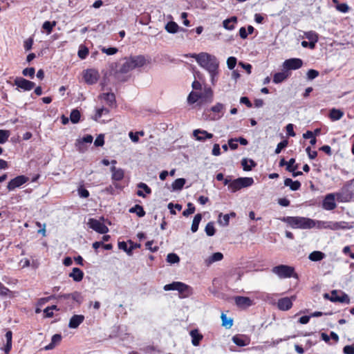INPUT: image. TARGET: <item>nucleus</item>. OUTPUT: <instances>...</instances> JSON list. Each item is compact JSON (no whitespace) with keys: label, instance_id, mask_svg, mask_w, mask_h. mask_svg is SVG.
Masks as SVG:
<instances>
[{"label":"nucleus","instance_id":"nucleus-1","mask_svg":"<svg viewBox=\"0 0 354 354\" xmlns=\"http://www.w3.org/2000/svg\"><path fill=\"white\" fill-rule=\"evenodd\" d=\"M150 64V59L144 55H135L124 57L115 63V71L118 73H127L133 69Z\"/></svg>","mask_w":354,"mask_h":354},{"label":"nucleus","instance_id":"nucleus-2","mask_svg":"<svg viewBox=\"0 0 354 354\" xmlns=\"http://www.w3.org/2000/svg\"><path fill=\"white\" fill-rule=\"evenodd\" d=\"M192 57L195 59L198 64L207 72L218 69L219 62L216 56L207 53L194 54Z\"/></svg>","mask_w":354,"mask_h":354},{"label":"nucleus","instance_id":"nucleus-3","mask_svg":"<svg viewBox=\"0 0 354 354\" xmlns=\"http://www.w3.org/2000/svg\"><path fill=\"white\" fill-rule=\"evenodd\" d=\"M282 221L286 223L292 228L312 229L313 219L302 216H286L283 217Z\"/></svg>","mask_w":354,"mask_h":354},{"label":"nucleus","instance_id":"nucleus-4","mask_svg":"<svg viewBox=\"0 0 354 354\" xmlns=\"http://www.w3.org/2000/svg\"><path fill=\"white\" fill-rule=\"evenodd\" d=\"M272 272L281 279L297 277L294 268L286 265L275 266L272 268Z\"/></svg>","mask_w":354,"mask_h":354},{"label":"nucleus","instance_id":"nucleus-5","mask_svg":"<svg viewBox=\"0 0 354 354\" xmlns=\"http://www.w3.org/2000/svg\"><path fill=\"white\" fill-rule=\"evenodd\" d=\"M254 183V180L252 178L250 177H243L238 178L235 180H233L230 183V190L232 192H235L241 188L248 187L251 186Z\"/></svg>","mask_w":354,"mask_h":354},{"label":"nucleus","instance_id":"nucleus-6","mask_svg":"<svg viewBox=\"0 0 354 354\" xmlns=\"http://www.w3.org/2000/svg\"><path fill=\"white\" fill-rule=\"evenodd\" d=\"M324 297L333 302L349 303V298L348 295L340 290H333L330 295L325 294Z\"/></svg>","mask_w":354,"mask_h":354},{"label":"nucleus","instance_id":"nucleus-7","mask_svg":"<svg viewBox=\"0 0 354 354\" xmlns=\"http://www.w3.org/2000/svg\"><path fill=\"white\" fill-rule=\"evenodd\" d=\"M83 78L86 83L94 84L98 81L100 74L97 70L88 68L83 71Z\"/></svg>","mask_w":354,"mask_h":354},{"label":"nucleus","instance_id":"nucleus-8","mask_svg":"<svg viewBox=\"0 0 354 354\" xmlns=\"http://www.w3.org/2000/svg\"><path fill=\"white\" fill-rule=\"evenodd\" d=\"M88 225L100 234H106L109 232V228L102 222L95 218H89Z\"/></svg>","mask_w":354,"mask_h":354},{"label":"nucleus","instance_id":"nucleus-9","mask_svg":"<svg viewBox=\"0 0 354 354\" xmlns=\"http://www.w3.org/2000/svg\"><path fill=\"white\" fill-rule=\"evenodd\" d=\"M303 65V61L299 58H291L286 59L283 63V66L287 71L288 70H297L300 68Z\"/></svg>","mask_w":354,"mask_h":354},{"label":"nucleus","instance_id":"nucleus-10","mask_svg":"<svg viewBox=\"0 0 354 354\" xmlns=\"http://www.w3.org/2000/svg\"><path fill=\"white\" fill-rule=\"evenodd\" d=\"M296 297H283L278 300L277 307L281 310H288L292 306V301L295 300Z\"/></svg>","mask_w":354,"mask_h":354},{"label":"nucleus","instance_id":"nucleus-11","mask_svg":"<svg viewBox=\"0 0 354 354\" xmlns=\"http://www.w3.org/2000/svg\"><path fill=\"white\" fill-rule=\"evenodd\" d=\"M234 299L236 305L241 308H247L254 304L253 301L247 297L236 296Z\"/></svg>","mask_w":354,"mask_h":354},{"label":"nucleus","instance_id":"nucleus-12","mask_svg":"<svg viewBox=\"0 0 354 354\" xmlns=\"http://www.w3.org/2000/svg\"><path fill=\"white\" fill-rule=\"evenodd\" d=\"M28 178L24 176H19L12 180H11L8 185V189L10 191L15 189L17 187H20L23 184L28 181Z\"/></svg>","mask_w":354,"mask_h":354},{"label":"nucleus","instance_id":"nucleus-13","mask_svg":"<svg viewBox=\"0 0 354 354\" xmlns=\"http://www.w3.org/2000/svg\"><path fill=\"white\" fill-rule=\"evenodd\" d=\"M15 85L24 91H30L35 87V83L24 78H17Z\"/></svg>","mask_w":354,"mask_h":354},{"label":"nucleus","instance_id":"nucleus-14","mask_svg":"<svg viewBox=\"0 0 354 354\" xmlns=\"http://www.w3.org/2000/svg\"><path fill=\"white\" fill-rule=\"evenodd\" d=\"M193 136L196 140L204 142L207 139L213 138V134L202 129H195L193 131Z\"/></svg>","mask_w":354,"mask_h":354},{"label":"nucleus","instance_id":"nucleus-15","mask_svg":"<svg viewBox=\"0 0 354 354\" xmlns=\"http://www.w3.org/2000/svg\"><path fill=\"white\" fill-rule=\"evenodd\" d=\"M187 102L189 104H194L196 103L197 105L201 106L203 103L202 94L196 91H192L187 97Z\"/></svg>","mask_w":354,"mask_h":354},{"label":"nucleus","instance_id":"nucleus-16","mask_svg":"<svg viewBox=\"0 0 354 354\" xmlns=\"http://www.w3.org/2000/svg\"><path fill=\"white\" fill-rule=\"evenodd\" d=\"M59 298L64 299H71L74 301L75 302L77 303L78 304H80L83 301V296L82 295V293L80 292H73L70 294H64L59 296Z\"/></svg>","mask_w":354,"mask_h":354},{"label":"nucleus","instance_id":"nucleus-17","mask_svg":"<svg viewBox=\"0 0 354 354\" xmlns=\"http://www.w3.org/2000/svg\"><path fill=\"white\" fill-rule=\"evenodd\" d=\"M351 227L352 226L349 225L348 223L345 221H328V229L331 230H346L351 229Z\"/></svg>","mask_w":354,"mask_h":354},{"label":"nucleus","instance_id":"nucleus-18","mask_svg":"<svg viewBox=\"0 0 354 354\" xmlns=\"http://www.w3.org/2000/svg\"><path fill=\"white\" fill-rule=\"evenodd\" d=\"M335 200V195L333 194H329L326 195L323 201L324 209L326 210H332L335 209L336 207Z\"/></svg>","mask_w":354,"mask_h":354},{"label":"nucleus","instance_id":"nucleus-19","mask_svg":"<svg viewBox=\"0 0 354 354\" xmlns=\"http://www.w3.org/2000/svg\"><path fill=\"white\" fill-rule=\"evenodd\" d=\"M233 342L239 346H248L250 342L249 337L244 335H236L232 337Z\"/></svg>","mask_w":354,"mask_h":354},{"label":"nucleus","instance_id":"nucleus-20","mask_svg":"<svg viewBox=\"0 0 354 354\" xmlns=\"http://www.w3.org/2000/svg\"><path fill=\"white\" fill-rule=\"evenodd\" d=\"M84 320V316L82 315H74L69 320L68 327L70 328H77Z\"/></svg>","mask_w":354,"mask_h":354},{"label":"nucleus","instance_id":"nucleus-21","mask_svg":"<svg viewBox=\"0 0 354 354\" xmlns=\"http://www.w3.org/2000/svg\"><path fill=\"white\" fill-rule=\"evenodd\" d=\"M180 285L181 286H179L178 291L179 292L180 297H188L192 294V288L190 286L182 282H180Z\"/></svg>","mask_w":354,"mask_h":354},{"label":"nucleus","instance_id":"nucleus-22","mask_svg":"<svg viewBox=\"0 0 354 354\" xmlns=\"http://www.w3.org/2000/svg\"><path fill=\"white\" fill-rule=\"evenodd\" d=\"M112 173V180L120 181L124 178V171L120 168H117L114 165L111 167Z\"/></svg>","mask_w":354,"mask_h":354},{"label":"nucleus","instance_id":"nucleus-23","mask_svg":"<svg viewBox=\"0 0 354 354\" xmlns=\"http://www.w3.org/2000/svg\"><path fill=\"white\" fill-rule=\"evenodd\" d=\"M189 333L192 337V344L195 346H198L200 342L202 340L203 337V335L201 334L197 329L191 330Z\"/></svg>","mask_w":354,"mask_h":354},{"label":"nucleus","instance_id":"nucleus-24","mask_svg":"<svg viewBox=\"0 0 354 354\" xmlns=\"http://www.w3.org/2000/svg\"><path fill=\"white\" fill-rule=\"evenodd\" d=\"M211 110L216 113L212 119L217 120L221 118L223 115L224 105L221 103H217L214 106L212 107Z\"/></svg>","mask_w":354,"mask_h":354},{"label":"nucleus","instance_id":"nucleus-25","mask_svg":"<svg viewBox=\"0 0 354 354\" xmlns=\"http://www.w3.org/2000/svg\"><path fill=\"white\" fill-rule=\"evenodd\" d=\"M290 73L287 71L286 70L284 71L277 73L274 75L273 77V82L275 84H279L282 82H283L285 80H286L290 76Z\"/></svg>","mask_w":354,"mask_h":354},{"label":"nucleus","instance_id":"nucleus-26","mask_svg":"<svg viewBox=\"0 0 354 354\" xmlns=\"http://www.w3.org/2000/svg\"><path fill=\"white\" fill-rule=\"evenodd\" d=\"M223 258V255L221 252H215L205 260V263L207 266H209L212 263L221 261Z\"/></svg>","mask_w":354,"mask_h":354},{"label":"nucleus","instance_id":"nucleus-27","mask_svg":"<svg viewBox=\"0 0 354 354\" xmlns=\"http://www.w3.org/2000/svg\"><path fill=\"white\" fill-rule=\"evenodd\" d=\"M93 142V136L91 135H87L84 136L82 139H79L77 140L76 146L78 148V150L80 151H83L84 150V147H82L83 143H89L91 144Z\"/></svg>","mask_w":354,"mask_h":354},{"label":"nucleus","instance_id":"nucleus-28","mask_svg":"<svg viewBox=\"0 0 354 354\" xmlns=\"http://www.w3.org/2000/svg\"><path fill=\"white\" fill-rule=\"evenodd\" d=\"M69 277L73 278L75 281H80L83 279L84 272L78 268H74L72 272L69 274Z\"/></svg>","mask_w":354,"mask_h":354},{"label":"nucleus","instance_id":"nucleus-29","mask_svg":"<svg viewBox=\"0 0 354 354\" xmlns=\"http://www.w3.org/2000/svg\"><path fill=\"white\" fill-rule=\"evenodd\" d=\"M62 340V336L59 334H55L52 337L51 342L45 346V350H51L58 345Z\"/></svg>","mask_w":354,"mask_h":354},{"label":"nucleus","instance_id":"nucleus-30","mask_svg":"<svg viewBox=\"0 0 354 354\" xmlns=\"http://www.w3.org/2000/svg\"><path fill=\"white\" fill-rule=\"evenodd\" d=\"M236 17H232L230 19L223 21V27L227 30H232L235 28V24H236Z\"/></svg>","mask_w":354,"mask_h":354},{"label":"nucleus","instance_id":"nucleus-31","mask_svg":"<svg viewBox=\"0 0 354 354\" xmlns=\"http://www.w3.org/2000/svg\"><path fill=\"white\" fill-rule=\"evenodd\" d=\"M202 98L203 100V102H211L213 99L212 89L209 87L205 88L204 92L202 94Z\"/></svg>","mask_w":354,"mask_h":354},{"label":"nucleus","instance_id":"nucleus-32","mask_svg":"<svg viewBox=\"0 0 354 354\" xmlns=\"http://www.w3.org/2000/svg\"><path fill=\"white\" fill-rule=\"evenodd\" d=\"M284 185L286 186L290 187V189L293 191L298 190L301 187V183L299 181H297V180L293 181L290 178H286L284 180Z\"/></svg>","mask_w":354,"mask_h":354},{"label":"nucleus","instance_id":"nucleus-33","mask_svg":"<svg viewBox=\"0 0 354 354\" xmlns=\"http://www.w3.org/2000/svg\"><path fill=\"white\" fill-rule=\"evenodd\" d=\"M326 257L325 254L320 251H314L309 254V259L313 261H321Z\"/></svg>","mask_w":354,"mask_h":354},{"label":"nucleus","instance_id":"nucleus-34","mask_svg":"<svg viewBox=\"0 0 354 354\" xmlns=\"http://www.w3.org/2000/svg\"><path fill=\"white\" fill-rule=\"evenodd\" d=\"M166 30L169 33H176L178 31L179 26L174 21H170L165 26Z\"/></svg>","mask_w":354,"mask_h":354},{"label":"nucleus","instance_id":"nucleus-35","mask_svg":"<svg viewBox=\"0 0 354 354\" xmlns=\"http://www.w3.org/2000/svg\"><path fill=\"white\" fill-rule=\"evenodd\" d=\"M230 222V215L220 213L218 218V223L221 226H227Z\"/></svg>","mask_w":354,"mask_h":354},{"label":"nucleus","instance_id":"nucleus-36","mask_svg":"<svg viewBox=\"0 0 354 354\" xmlns=\"http://www.w3.org/2000/svg\"><path fill=\"white\" fill-rule=\"evenodd\" d=\"M241 165L245 171H250L252 167L256 166V163L252 160L243 159L241 161Z\"/></svg>","mask_w":354,"mask_h":354},{"label":"nucleus","instance_id":"nucleus-37","mask_svg":"<svg viewBox=\"0 0 354 354\" xmlns=\"http://www.w3.org/2000/svg\"><path fill=\"white\" fill-rule=\"evenodd\" d=\"M185 178H178L171 185L173 190H181L185 184Z\"/></svg>","mask_w":354,"mask_h":354},{"label":"nucleus","instance_id":"nucleus-38","mask_svg":"<svg viewBox=\"0 0 354 354\" xmlns=\"http://www.w3.org/2000/svg\"><path fill=\"white\" fill-rule=\"evenodd\" d=\"M202 219V216L201 214H197L193 220L191 230L193 232H196L198 229V225Z\"/></svg>","mask_w":354,"mask_h":354},{"label":"nucleus","instance_id":"nucleus-39","mask_svg":"<svg viewBox=\"0 0 354 354\" xmlns=\"http://www.w3.org/2000/svg\"><path fill=\"white\" fill-rule=\"evenodd\" d=\"M344 115L340 110L333 109L330 112V118L333 120H339Z\"/></svg>","mask_w":354,"mask_h":354},{"label":"nucleus","instance_id":"nucleus-40","mask_svg":"<svg viewBox=\"0 0 354 354\" xmlns=\"http://www.w3.org/2000/svg\"><path fill=\"white\" fill-rule=\"evenodd\" d=\"M109 109L106 108H100L96 110V113L93 116V119L95 121H100V118L104 115H107L109 113Z\"/></svg>","mask_w":354,"mask_h":354},{"label":"nucleus","instance_id":"nucleus-41","mask_svg":"<svg viewBox=\"0 0 354 354\" xmlns=\"http://www.w3.org/2000/svg\"><path fill=\"white\" fill-rule=\"evenodd\" d=\"M166 261L170 264L178 263L180 262V257L175 253H169L167 256Z\"/></svg>","mask_w":354,"mask_h":354},{"label":"nucleus","instance_id":"nucleus-42","mask_svg":"<svg viewBox=\"0 0 354 354\" xmlns=\"http://www.w3.org/2000/svg\"><path fill=\"white\" fill-rule=\"evenodd\" d=\"M313 228L319 230L328 229V221L313 220Z\"/></svg>","mask_w":354,"mask_h":354},{"label":"nucleus","instance_id":"nucleus-43","mask_svg":"<svg viewBox=\"0 0 354 354\" xmlns=\"http://www.w3.org/2000/svg\"><path fill=\"white\" fill-rule=\"evenodd\" d=\"M10 136V132L8 130L0 129V144L6 143Z\"/></svg>","mask_w":354,"mask_h":354},{"label":"nucleus","instance_id":"nucleus-44","mask_svg":"<svg viewBox=\"0 0 354 354\" xmlns=\"http://www.w3.org/2000/svg\"><path fill=\"white\" fill-rule=\"evenodd\" d=\"M209 77H210V81L212 85H215L218 81V75L219 74V69H215L211 71L208 72Z\"/></svg>","mask_w":354,"mask_h":354},{"label":"nucleus","instance_id":"nucleus-45","mask_svg":"<svg viewBox=\"0 0 354 354\" xmlns=\"http://www.w3.org/2000/svg\"><path fill=\"white\" fill-rule=\"evenodd\" d=\"M180 286H181L180 281H174V282H173L171 283L165 285L164 286L163 289L165 291H169V290H177V291H178Z\"/></svg>","mask_w":354,"mask_h":354},{"label":"nucleus","instance_id":"nucleus-46","mask_svg":"<svg viewBox=\"0 0 354 354\" xmlns=\"http://www.w3.org/2000/svg\"><path fill=\"white\" fill-rule=\"evenodd\" d=\"M221 319H222V325L225 326L227 328H230L232 327L233 324V321L232 319L228 318L226 315L222 313L221 315Z\"/></svg>","mask_w":354,"mask_h":354},{"label":"nucleus","instance_id":"nucleus-47","mask_svg":"<svg viewBox=\"0 0 354 354\" xmlns=\"http://www.w3.org/2000/svg\"><path fill=\"white\" fill-rule=\"evenodd\" d=\"M102 98L106 101L109 105H112L115 101V95L112 93H103Z\"/></svg>","mask_w":354,"mask_h":354},{"label":"nucleus","instance_id":"nucleus-48","mask_svg":"<svg viewBox=\"0 0 354 354\" xmlns=\"http://www.w3.org/2000/svg\"><path fill=\"white\" fill-rule=\"evenodd\" d=\"M80 113L78 110L77 109H73L71 113V115H70V120L71 121L75 124V123H77L80 120Z\"/></svg>","mask_w":354,"mask_h":354},{"label":"nucleus","instance_id":"nucleus-49","mask_svg":"<svg viewBox=\"0 0 354 354\" xmlns=\"http://www.w3.org/2000/svg\"><path fill=\"white\" fill-rule=\"evenodd\" d=\"M304 37L309 41H318V35L314 31H308L304 32Z\"/></svg>","mask_w":354,"mask_h":354},{"label":"nucleus","instance_id":"nucleus-50","mask_svg":"<svg viewBox=\"0 0 354 354\" xmlns=\"http://www.w3.org/2000/svg\"><path fill=\"white\" fill-rule=\"evenodd\" d=\"M88 55V49L86 46L81 45L80 46L79 50H78L79 57L84 59L87 57Z\"/></svg>","mask_w":354,"mask_h":354},{"label":"nucleus","instance_id":"nucleus-51","mask_svg":"<svg viewBox=\"0 0 354 354\" xmlns=\"http://www.w3.org/2000/svg\"><path fill=\"white\" fill-rule=\"evenodd\" d=\"M131 212H135L139 217H142L145 216V212L143 208L140 205H136L134 207L130 209Z\"/></svg>","mask_w":354,"mask_h":354},{"label":"nucleus","instance_id":"nucleus-52","mask_svg":"<svg viewBox=\"0 0 354 354\" xmlns=\"http://www.w3.org/2000/svg\"><path fill=\"white\" fill-rule=\"evenodd\" d=\"M205 231L207 235L211 236L215 234V228L214 226V223L212 222H209L207 224Z\"/></svg>","mask_w":354,"mask_h":354},{"label":"nucleus","instance_id":"nucleus-53","mask_svg":"<svg viewBox=\"0 0 354 354\" xmlns=\"http://www.w3.org/2000/svg\"><path fill=\"white\" fill-rule=\"evenodd\" d=\"M101 50L102 53H106L108 55H114L118 51V48H113V47L108 48H106L105 47H102L101 48Z\"/></svg>","mask_w":354,"mask_h":354},{"label":"nucleus","instance_id":"nucleus-54","mask_svg":"<svg viewBox=\"0 0 354 354\" xmlns=\"http://www.w3.org/2000/svg\"><path fill=\"white\" fill-rule=\"evenodd\" d=\"M55 26V22L45 21L43 24V28L46 30L48 33H50L53 28Z\"/></svg>","mask_w":354,"mask_h":354},{"label":"nucleus","instance_id":"nucleus-55","mask_svg":"<svg viewBox=\"0 0 354 354\" xmlns=\"http://www.w3.org/2000/svg\"><path fill=\"white\" fill-rule=\"evenodd\" d=\"M195 212V207L194 206V205L191 203H189L187 204V209H185L183 214L185 216H189V214H193L194 212Z\"/></svg>","mask_w":354,"mask_h":354},{"label":"nucleus","instance_id":"nucleus-56","mask_svg":"<svg viewBox=\"0 0 354 354\" xmlns=\"http://www.w3.org/2000/svg\"><path fill=\"white\" fill-rule=\"evenodd\" d=\"M295 162V160L294 158H291L288 162H287V170L289 171H294L297 169V165H294Z\"/></svg>","mask_w":354,"mask_h":354},{"label":"nucleus","instance_id":"nucleus-57","mask_svg":"<svg viewBox=\"0 0 354 354\" xmlns=\"http://www.w3.org/2000/svg\"><path fill=\"white\" fill-rule=\"evenodd\" d=\"M236 64V58L234 57H230L227 60V65L229 69L232 70Z\"/></svg>","mask_w":354,"mask_h":354},{"label":"nucleus","instance_id":"nucleus-58","mask_svg":"<svg viewBox=\"0 0 354 354\" xmlns=\"http://www.w3.org/2000/svg\"><path fill=\"white\" fill-rule=\"evenodd\" d=\"M336 9L341 12L346 13L348 11L349 8L346 3H339L336 6Z\"/></svg>","mask_w":354,"mask_h":354},{"label":"nucleus","instance_id":"nucleus-59","mask_svg":"<svg viewBox=\"0 0 354 354\" xmlns=\"http://www.w3.org/2000/svg\"><path fill=\"white\" fill-rule=\"evenodd\" d=\"M319 75V72L314 69H310L307 73V77L309 80H313Z\"/></svg>","mask_w":354,"mask_h":354},{"label":"nucleus","instance_id":"nucleus-60","mask_svg":"<svg viewBox=\"0 0 354 354\" xmlns=\"http://www.w3.org/2000/svg\"><path fill=\"white\" fill-rule=\"evenodd\" d=\"M288 145V141L286 140H283L281 142H279L275 149V153L277 154L281 152V151L285 148Z\"/></svg>","mask_w":354,"mask_h":354},{"label":"nucleus","instance_id":"nucleus-61","mask_svg":"<svg viewBox=\"0 0 354 354\" xmlns=\"http://www.w3.org/2000/svg\"><path fill=\"white\" fill-rule=\"evenodd\" d=\"M104 143V136L103 135H99L96 138V139H95V140L94 142V145L95 146H97V147L103 146Z\"/></svg>","mask_w":354,"mask_h":354},{"label":"nucleus","instance_id":"nucleus-62","mask_svg":"<svg viewBox=\"0 0 354 354\" xmlns=\"http://www.w3.org/2000/svg\"><path fill=\"white\" fill-rule=\"evenodd\" d=\"M23 74L25 76H29L30 77H33L34 74H35V68H25L23 71Z\"/></svg>","mask_w":354,"mask_h":354},{"label":"nucleus","instance_id":"nucleus-63","mask_svg":"<svg viewBox=\"0 0 354 354\" xmlns=\"http://www.w3.org/2000/svg\"><path fill=\"white\" fill-rule=\"evenodd\" d=\"M138 189H144V191L146 192V194H149L151 193V189L148 187L147 185H146L145 183H140L138 185Z\"/></svg>","mask_w":354,"mask_h":354},{"label":"nucleus","instance_id":"nucleus-64","mask_svg":"<svg viewBox=\"0 0 354 354\" xmlns=\"http://www.w3.org/2000/svg\"><path fill=\"white\" fill-rule=\"evenodd\" d=\"M78 194L82 198H87L89 196V192L87 189L80 187L78 189Z\"/></svg>","mask_w":354,"mask_h":354}]
</instances>
